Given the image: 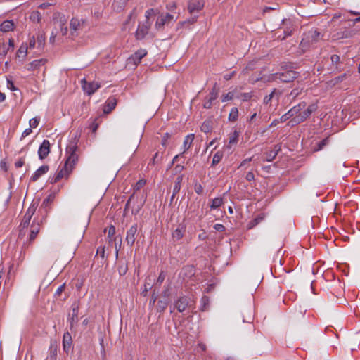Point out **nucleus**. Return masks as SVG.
Returning a JSON list of instances; mask_svg holds the SVG:
<instances>
[{"label": "nucleus", "mask_w": 360, "mask_h": 360, "mask_svg": "<svg viewBox=\"0 0 360 360\" xmlns=\"http://www.w3.org/2000/svg\"><path fill=\"white\" fill-rule=\"evenodd\" d=\"M146 181L144 179L139 180L134 185V190L135 191H139L146 184Z\"/></svg>", "instance_id": "nucleus-41"}, {"label": "nucleus", "mask_w": 360, "mask_h": 360, "mask_svg": "<svg viewBox=\"0 0 360 360\" xmlns=\"http://www.w3.org/2000/svg\"><path fill=\"white\" fill-rule=\"evenodd\" d=\"M331 61L333 64H338L340 61V57L338 55H333L331 56Z\"/></svg>", "instance_id": "nucleus-62"}, {"label": "nucleus", "mask_w": 360, "mask_h": 360, "mask_svg": "<svg viewBox=\"0 0 360 360\" xmlns=\"http://www.w3.org/2000/svg\"><path fill=\"white\" fill-rule=\"evenodd\" d=\"M297 72L292 70H288L283 73L276 74L275 77L283 82H290L297 78Z\"/></svg>", "instance_id": "nucleus-7"}, {"label": "nucleus", "mask_w": 360, "mask_h": 360, "mask_svg": "<svg viewBox=\"0 0 360 360\" xmlns=\"http://www.w3.org/2000/svg\"><path fill=\"white\" fill-rule=\"evenodd\" d=\"M212 101L210 100V99H207V101H205V103H203V107L206 109H209L212 107Z\"/></svg>", "instance_id": "nucleus-58"}, {"label": "nucleus", "mask_w": 360, "mask_h": 360, "mask_svg": "<svg viewBox=\"0 0 360 360\" xmlns=\"http://www.w3.org/2000/svg\"><path fill=\"white\" fill-rule=\"evenodd\" d=\"M147 51L145 49H139L136 51L129 58V60L132 62L134 65H137L141 62V60L146 56Z\"/></svg>", "instance_id": "nucleus-16"}, {"label": "nucleus", "mask_w": 360, "mask_h": 360, "mask_svg": "<svg viewBox=\"0 0 360 360\" xmlns=\"http://www.w3.org/2000/svg\"><path fill=\"white\" fill-rule=\"evenodd\" d=\"M224 203V200L222 198H216L212 200L210 204V208L212 210H215L219 207Z\"/></svg>", "instance_id": "nucleus-27"}, {"label": "nucleus", "mask_w": 360, "mask_h": 360, "mask_svg": "<svg viewBox=\"0 0 360 360\" xmlns=\"http://www.w3.org/2000/svg\"><path fill=\"white\" fill-rule=\"evenodd\" d=\"M184 169V167L181 165H177L174 167V171L176 173H180Z\"/></svg>", "instance_id": "nucleus-64"}, {"label": "nucleus", "mask_w": 360, "mask_h": 360, "mask_svg": "<svg viewBox=\"0 0 360 360\" xmlns=\"http://www.w3.org/2000/svg\"><path fill=\"white\" fill-rule=\"evenodd\" d=\"M150 26V23L148 20H146L142 25H139L136 32V39L139 40L143 39L148 33Z\"/></svg>", "instance_id": "nucleus-9"}, {"label": "nucleus", "mask_w": 360, "mask_h": 360, "mask_svg": "<svg viewBox=\"0 0 360 360\" xmlns=\"http://www.w3.org/2000/svg\"><path fill=\"white\" fill-rule=\"evenodd\" d=\"M280 150H281V147L278 146H276L274 150H270L269 152L266 153V161L271 162L273 160H274L276 156L278 154V152Z\"/></svg>", "instance_id": "nucleus-22"}, {"label": "nucleus", "mask_w": 360, "mask_h": 360, "mask_svg": "<svg viewBox=\"0 0 360 360\" xmlns=\"http://www.w3.org/2000/svg\"><path fill=\"white\" fill-rule=\"evenodd\" d=\"M319 37L320 33L316 30L311 31L308 34V38L309 39H311L312 42L316 41L319 39Z\"/></svg>", "instance_id": "nucleus-37"}, {"label": "nucleus", "mask_w": 360, "mask_h": 360, "mask_svg": "<svg viewBox=\"0 0 360 360\" xmlns=\"http://www.w3.org/2000/svg\"><path fill=\"white\" fill-rule=\"evenodd\" d=\"M301 93V90L299 89H294L291 91L289 96L292 98V100L295 99Z\"/></svg>", "instance_id": "nucleus-47"}, {"label": "nucleus", "mask_w": 360, "mask_h": 360, "mask_svg": "<svg viewBox=\"0 0 360 360\" xmlns=\"http://www.w3.org/2000/svg\"><path fill=\"white\" fill-rule=\"evenodd\" d=\"M29 18L34 23H39L41 20V14L38 11H34L30 13Z\"/></svg>", "instance_id": "nucleus-24"}, {"label": "nucleus", "mask_w": 360, "mask_h": 360, "mask_svg": "<svg viewBox=\"0 0 360 360\" xmlns=\"http://www.w3.org/2000/svg\"><path fill=\"white\" fill-rule=\"evenodd\" d=\"M54 23L60 27L63 35L67 34L68 27L67 26H65L66 23V20L64 15L60 17L59 20H56Z\"/></svg>", "instance_id": "nucleus-21"}, {"label": "nucleus", "mask_w": 360, "mask_h": 360, "mask_svg": "<svg viewBox=\"0 0 360 360\" xmlns=\"http://www.w3.org/2000/svg\"><path fill=\"white\" fill-rule=\"evenodd\" d=\"M195 191L198 194H202V193L203 191L202 186L200 184H195Z\"/></svg>", "instance_id": "nucleus-57"}, {"label": "nucleus", "mask_w": 360, "mask_h": 360, "mask_svg": "<svg viewBox=\"0 0 360 360\" xmlns=\"http://www.w3.org/2000/svg\"><path fill=\"white\" fill-rule=\"evenodd\" d=\"M151 286H150V283H146L144 284V290L141 292V294L143 295V296H146V293L148 292V290L149 289H150Z\"/></svg>", "instance_id": "nucleus-61"}, {"label": "nucleus", "mask_w": 360, "mask_h": 360, "mask_svg": "<svg viewBox=\"0 0 360 360\" xmlns=\"http://www.w3.org/2000/svg\"><path fill=\"white\" fill-rule=\"evenodd\" d=\"M77 141L78 140L74 138L69 142L66 147L67 159L64 165L68 172H72L78 161Z\"/></svg>", "instance_id": "nucleus-3"}, {"label": "nucleus", "mask_w": 360, "mask_h": 360, "mask_svg": "<svg viewBox=\"0 0 360 360\" xmlns=\"http://www.w3.org/2000/svg\"><path fill=\"white\" fill-rule=\"evenodd\" d=\"M137 231H138L137 224H134L127 231L126 242H127V245H129L130 247H131L135 242V240L136 238V234H137Z\"/></svg>", "instance_id": "nucleus-8"}, {"label": "nucleus", "mask_w": 360, "mask_h": 360, "mask_svg": "<svg viewBox=\"0 0 360 360\" xmlns=\"http://www.w3.org/2000/svg\"><path fill=\"white\" fill-rule=\"evenodd\" d=\"M165 22H166V19L164 18L163 15H162L156 21L155 26L157 27H161L165 24Z\"/></svg>", "instance_id": "nucleus-48"}, {"label": "nucleus", "mask_w": 360, "mask_h": 360, "mask_svg": "<svg viewBox=\"0 0 360 360\" xmlns=\"http://www.w3.org/2000/svg\"><path fill=\"white\" fill-rule=\"evenodd\" d=\"M72 343L71 334L69 332H65L63 337V347L65 353L68 354Z\"/></svg>", "instance_id": "nucleus-15"}, {"label": "nucleus", "mask_w": 360, "mask_h": 360, "mask_svg": "<svg viewBox=\"0 0 360 360\" xmlns=\"http://www.w3.org/2000/svg\"><path fill=\"white\" fill-rule=\"evenodd\" d=\"M7 87L11 91L17 90V89L14 86L13 82L10 79H7Z\"/></svg>", "instance_id": "nucleus-55"}, {"label": "nucleus", "mask_w": 360, "mask_h": 360, "mask_svg": "<svg viewBox=\"0 0 360 360\" xmlns=\"http://www.w3.org/2000/svg\"><path fill=\"white\" fill-rule=\"evenodd\" d=\"M238 134L236 131H234L229 138V145L228 147L231 148V145L236 144L238 141Z\"/></svg>", "instance_id": "nucleus-34"}, {"label": "nucleus", "mask_w": 360, "mask_h": 360, "mask_svg": "<svg viewBox=\"0 0 360 360\" xmlns=\"http://www.w3.org/2000/svg\"><path fill=\"white\" fill-rule=\"evenodd\" d=\"M290 117H294V116H293V115L292 113H290V111L289 110L285 114L283 115L280 117V122H284L286 120H288V119H290Z\"/></svg>", "instance_id": "nucleus-45"}, {"label": "nucleus", "mask_w": 360, "mask_h": 360, "mask_svg": "<svg viewBox=\"0 0 360 360\" xmlns=\"http://www.w3.org/2000/svg\"><path fill=\"white\" fill-rule=\"evenodd\" d=\"M165 279V274L164 272H161L158 278L157 283L160 285L164 281Z\"/></svg>", "instance_id": "nucleus-56"}, {"label": "nucleus", "mask_w": 360, "mask_h": 360, "mask_svg": "<svg viewBox=\"0 0 360 360\" xmlns=\"http://www.w3.org/2000/svg\"><path fill=\"white\" fill-rule=\"evenodd\" d=\"M115 234V228L114 226H110L108 229V237L109 238V243H111L113 240H115V257H118L119 248L121 245L122 238H120L119 243L116 242V238H113Z\"/></svg>", "instance_id": "nucleus-12"}, {"label": "nucleus", "mask_w": 360, "mask_h": 360, "mask_svg": "<svg viewBox=\"0 0 360 360\" xmlns=\"http://www.w3.org/2000/svg\"><path fill=\"white\" fill-rule=\"evenodd\" d=\"M184 233V227H182V226L178 227L172 233V237L174 240H179L183 237Z\"/></svg>", "instance_id": "nucleus-25"}, {"label": "nucleus", "mask_w": 360, "mask_h": 360, "mask_svg": "<svg viewBox=\"0 0 360 360\" xmlns=\"http://www.w3.org/2000/svg\"><path fill=\"white\" fill-rule=\"evenodd\" d=\"M86 21L83 18L78 17L72 18L70 22V34L72 37H77L86 27Z\"/></svg>", "instance_id": "nucleus-4"}, {"label": "nucleus", "mask_w": 360, "mask_h": 360, "mask_svg": "<svg viewBox=\"0 0 360 360\" xmlns=\"http://www.w3.org/2000/svg\"><path fill=\"white\" fill-rule=\"evenodd\" d=\"M134 198V194H132L129 198L128 199V200L127 201V203L125 205V208H124V211H127L128 210H129L130 208V203L131 202V200Z\"/></svg>", "instance_id": "nucleus-52"}, {"label": "nucleus", "mask_w": 360, "mask_h": 360, "mask_svg": "<svg viewBox=\"0 0 360 360\" xmlns=\"http://www.w3.org/2000/svg\"><path fill=\"white\" fill-rule=\"evenodd\" d=\"M154 13H155V11L153 9H148V11H146V12L145 13V17L146 18V20L148 21V19L150 18V17L152 16Z\"/></svg>", "instance_id": "nucleus-54"}, {"label": "nucleus", "mask_w": 360, "mask_h": 360, "mask_svg": "<svg viewBox=\"0 0 360 360\" xmlns=\"http://www.w3.org/2000/svg\"><path fill=\"white\" fill-rule=\"evenodd\" d=\"M276 94H277V91L276 89H274L270 94L266 95L264 98V103L268 104L271 101V99L274 98V96Z\"/></svg>", "instance_id": "nucleus-42"}, {"label": "nucleus", "mask_w": 360, "mask_h": 360, "mask_svg": "<svg viewBox=\"0 0 360 360\" xmlns=\"http://www.w3.org/2000/svg\"><path fill=\"white\" fill-rule=\"evenodd\" d=\"M201 303H202V310L205 311L207 309V306L209 304V298L207 296H203L201 299Z\"/></svg>", "instance_id": "nucleus-46"}, {"label": "nucleus", "mask_w": 360, "mask_h": 360, "mask_svg": "<svg viewBox=\"0 0 360 360\" xmlns=\"http://www.w3.org/2000/svg\"><path fill=\"white\" fill-rule=\"evenodd\" d=\"M204 7L203 0H190L188 4V10L190 13H193L195 11H200Z\"/></svg>", "instance_id": "nucleus-11"}, {"label": "nucleus", "mask_w": 360, "mask_h": 360, "mask_svg": "<svg viewBox=\"0 0 360 360\" xmlns=\"http://www.w3.org/2000/svg\"><path fill=\"white\" fill-rule=\"evenodd\" d=\"M184 271L188 272L190 276L194 275V269L193 266H186L185 268H184Z\"/></svg>", "instance_id": "nucleus-53"}, {"label": "nucleus", "mask_w": 360, "mask_h": 360, "mask_svg": "<svg viewBox=\"0 0 360 360\" xmlns=\"http://www.w3.org/2000/svg\"><path fill=\"white\" fill-rule=\"evenodd\" d=\"M46 37L44 34H39L37 37V44L39 47H42L44 44Z\"/></svg>", "instance_id": "nucleus-43"}, {"label": "nucleus", "mask_w": 360, "mask_h": 360, "mask_svg": "<svg viewBox=\"0 0 360 360\" xmlns=\"http://www.w3.org/2000/svg\"><path fill=\"white\" fill-rule=\"evenodd\" d=\"M50 153V143L48 140H44L38 150L39 158L43 160L47 157Z\"/></svg>", "instance_id": "nucleus-13"}, {"label": "nucleus", "mask_w": 360, "mask_h": 360, "mask_svg": "<svg viewBox=\"0 0 360 360\" xmlns=\"http://www.w3.org/2000/svg\"><path fill=\"white\" fill-rule=\"evenodd\" d=\"M72 172H68L65 169V167H64L63 169H62L56 175L55 178V181H57L60 180V179L68 176Z\"/></svg>", "instance_id": "nucleus-36"}, {"label": "nucleus", "mask_w": 360, "mask_h": 360, "mask_svg": "<svg viewBox=\"0 0 360 360\" xmlns=\"http://www.w3.org/2000/svg\"><path fill=\"white\" fill-rule=\"evenodd\" d=\"M32 129L31 128H27L25 130H24V131L22 133V136H21V138H25L27 136L30 135L31 133H32Z\"/></svg>", "instance_id": "nucleus-63"}, {"label": "nucleus", "mask_w": 360, "mask_h": 360, "mask_svg": "<svg viewBox=\"0 0 360 360\" xmlns=\"http://www.w3.org/2000/svg\"><path fill=\"white\" fill-rule=\"evenodd\" d=\"M193 140H194V134H188L185 137L184 143H183L184 151H183V153L174 156V158L172 160V164H174L175 162L178 161L180 158L183 157V154L187 150H188L190 148Z\"/></svg>", "instance_id": "nucleus-6"}, {"label": "nucleus", "mask_w": 360, "mask_h": 360, "mask_svg": "<svg viewBox=\"0 0 360 360\" xmlns=\"http://www.w3.org/2000/svg\"><path fill=\"white\" fill-rule=\"evenodd\" d=\"M251 97H252V96L250 93H243L239 96V98L243 101H247L250 100L251 98Z\"/></svg>", "instance_id": "nucleus-49"}, {"label": "nucleus", "mask_w": 360, "mask_h": 360, "mask_svg": "<svg viewBox=\"0 0 360 360\" xmlns=\"http://www.w3.org/2000/svg\"><path fill=\"white\" fill-rule=\"evenodd\" d=\"M45 60L43 59L34 60L31 63L26 65V68L29 71H33L39 68L41 65H44Z\"/></svg>", "instance_id": "nucleus-19"}, {"label": "nucleus", "mask_w": 360, "mask_h": 360, "mask_svg": "<svg viewBox=\"0 0 360 360\" xmlns=\"http://www.w3.org/2000/svg\"><path fill=\"white\" fill-rule=\"evenodd\" d=\"M352 36V33L349 31H343L340 32H338L337 34L333 35V38L335 39H340L344 38H349Z\"/></svg>", "instance_id": "nucleus-29"}, {"label": "nucleus", "mask_w": 360, "mask_h": 360, "mask_svg": "<svg viewBox=\"0 0 360 360\" xmlns=\"http://www.w3.org/2000/svg\"><path fill=\"white\" fill-rule=\"evenodd\" d=\"M306 102L302 101L290 109V113L294 116L290 122L292 123V124H297L304 122L318 108L316 104L312 103L309 105L306 110L302 112V110L306 108Z\"/></svg>", "instance_id": "nucleus-2"}, {"label": "nucleus", "mask_w": 360, "mask_h": 360, "mask_svg": "<svg viewBox=\"0 0 360 360\" xmlns=\"http://www.w3.org/2000/svg\"><path fill=\"white\" fill-rule=\"evenodd\" d=\"M218 96V90L216 88V84H214V86L212 88V91H210L209 94V98L211 101H214Z\"/></svg>", "instance_id": "nucleus-39"}, {"label": "nucleus", "mask_w": 360, "mask_h": 360, "mask_svg": "<svg viewBox=\"0 0 360 360\" xmlns=\"http://www.w3.org/2000/svg\"><path fill=\"white\" fill-rule=\"evenodd\" d=\"M15 27V24L13 20H5L0 25V30L4 32L13 31Z\"/></svg>", "instance_id": "nucleus-20"}, {"label": "nucleus", "mask_w": 360, "mask_h": 360, "mask_svg": "<svg viewBox=\"0 0 360 360\" xmlns=\"http://www.w3.org/2000/svg\"><path fill=\"white\" fill-rule=\"evenodd\" d=\"M182 180H183V175H180V176H177L175 184H174V186L173 196L180 191L181 184L182 182Z\"/></svg>", "instance_id": "nucleus-28"}, {"label": "nucleus", "mask_w": 360, "mask_h": 360, "mask_svg": "<svg viewBox=\"0 0 360 360\" xmlns=\"http://www.w3.org/2000/svg\"><path fill=\"white\" fill-rule=\"evenodd\" d=\"M128 271V265L126 262H121L118 266V272L120 276H124Z\"/></svg>", "instance_id": "nucleus-31"}, {"label": "nucleus", "mask_w": 360, "mask_h": 360, "mask_svg": "<svg viewBox=\"0 0 360 360\" xmlns=\"http://www.w3.org/2000/svg\"><path fill=\"white\" fill-rule=\"evenodd\" d=\"M188 301L189 298L188 297L181 296L175 302L174 307L179 312H183L186 310Z\"/></svg>", "instance_id": "nucleus-14"}, {"label": "nucleus", "mask_w": 360, "mask_h": 360, "mask_svg": "<svg viewBox=\"0 0 360 360\" xmlns=\"http://www.w3.org/2000/svg\"><path fill=\"white\" fill-rule=\"evenodd\" d=\"M50 356L49 359L50 360H56L57 356V347L56 345L51 344L50 346Z\"/></svg>", "instance_id": "nucleus-35"}, {"label": "nucleus", "mask_w": 360, "mask_h": 360, "mask_svg": "<svg viewBox=\"0 0 360 360\" xmlns=\"http://www.w3.org/2000/svg\"><path fill=\"white\" fill-rule=\"evenodd\" d=\"M8 49H6L5 44L0 47V56L4 57L8 53Z\"/></svg>", "instance_id": "nucleus-51"}, {"label": "nucleus", "mask_w": 360, "mask_h": 360, "mask_svg": "<svg viewBox=\"0 0 360 360\" xmlns=\"http://www.w3.org/2000/svg\"><path fill=\"white\" fill-rule=\"evenodd\" d=\"M36 207L30 206L25 214L22 221L20 224L18 238L22 239L25 236V231H29V240L32 242L37 237L40 231V224L38 221L34 220L30 224L31 219L35 212Z\"/></svg>", "instance_id": "nucleus-1"}, {"label": "nucleus", "mask_w": 360, "mask_h": 360, "mask_svg": "<svg viewBox=\"0 0 360 360\" xmlns=\"http://www.w3.org/2000/svg\"><path fill=\"white\" fill-rule=\"evenodd\" d=\"M328 143V138H326L317 143V147L314 149L316 151L321 150Z\"/></svg>", "instance_id": "nucleus-38"}, {"label": "nucleus", "mask_w": 360, "mask_h": 360, "mask_svg": "<svg viewBox=\"0 0 360 360\" xmlns=\"http://www.w3.org/2000/svg\"><path fill=\"white\" fill-rule=\"evenodd\" d=\"M238 110L237 108H231L229 115V120L231 122H234L238 119Z\"/></svg>", "instance_id": "nucleus-30"}, {"label": "nucleus", "mask_w": 360, "mask_h": 360, "mask_svg": "<svg viewBox=\"0 0 360 360\" xmlns=\"http://www.w3.org/2000/svg\"><path fill=\"white\" fill-rule=\"evenodd\" d=\"M78 315H79V305L76 303H74L72 305V312L69 314V322L70 328H72L78 322Z\"/></svg>", "instance_id": "nucleus-10"}, {"label": "nucleus", "mask_w": 360, "mask_h": 360, "mask_svg": "<svg viewBox=\"0 0 360 360\" xmlns=\"http://www.w3.org/2000/svg\"><path fill=\"white\" fill-rule=\"evenodd\" d=\"M39 123V119L38 117H34L29 122L30 128H36Z\"/></svg>", "instance_id": "nucleus-44"}, {"label": "nucleus", "mask_w": 360, "mask_h": 360, "mask_svg": "<svg viewBox=\"0 0 360 360\" xmlns=\"http://www.w3.org/2000/svg\"><path fill=\"white\" fill-rule=\"evenodd\" d=\"M98 254H100V256L103 259L105 257V247H98L97 249L96 255Z\"/></svg>", "instance_id": "nucleus-50"}, {"label": "nucleus", "mask_w": 360, "mask_h": 360, "mask_svg": "<svg viewBox=\"0 0 360 360\" xmlns=\"http://www.w3.org/2000/svg\"><path fill=\"white\" fill-rule=\"evenodd\" d=\"M233 96H234L233 92H231V91L228 92L227 94H224L221 96V101L226 102V101H231L233 98Z\"/></svg>", "instance_id": "nucleus-40"}, {"label": "nucleus", "mask_w": 360, "mask_h": 360, "mask_svg": "<svg viewBox=\"0 0 360 360\" xmlns=\"http://www.w3.org/2000/svg\"><path fill=\"white\" fill-rule=\"evenodd\" d=\"M245 179L248 181H252L255 179V175L252 172H250L246 174Z\"/></svg>", "instance_id": "nucleus-59"}, {"label": "nucleus", "mask_w": 360, "mask_h": 360, "mask_svg": "<svg viewBox=\"0 0 360 360\" xmlns=\"http://www.w3.org/2000/svg\"><path fill=\"white\" fill-rule=\"evenodd\" d=\"M117 100L114 97H110L105 102L103 107V112L105 114L110 113L116 106Z\"/></svg>", "instance_id": "nucleus-17"}, {"label": "nucleus", "mask_w": 360, "mask_h": 360, "mask_svg": "<svg viewBox=\"0 0 360 360\" xmlns=\"http://www.w3.org/2000/svg\"><path fill=\"white\" fill-rule=\"evenodd\" d=\"M264 219V214H260L257 217H255L254 219L250 221L249 224H248V229H252L255 226H257L258 224H259L262 221H263Z\"/></svg>", "instance_id": "nucleus-23"}, {"label": "nucleus", "mask_w": 360, "mask_h": 360, "mask_svg": "<svg viewBox=\"0 0 360 360\" xmlns=\"http://www.w3.org/2000/svg\"><path fill=\"white\" fill-rule=\"evenodd\" d=\"M81 83H82V86L84 91L88 95L93 94L101 86L100 84H98V82H94V81L91 82H87L85 78H84L81 81Z\"/></svg>", "instance_id": "nucleus-5"}, {"label": "nucleus", "mask_w": 360, "mask_h": 360, "mask_svg": "<svg viewBox=\"0 0 360 360\" xmlns=\"http://www.w3.org/2000/svg\"><path fill=\"white\" fill-rule=\"evenodd\" d=\"M27 49H28V46L27 45V44H22L20 48L18 49V52H17V56L18 58L20 57H22V58H25L27 54Z\"/></svg>", "instance_id": "nucleus-26"}, {"label": "nucleus", "mask_w": 360, "mask_h": 360, "mask_svg": "<svg viewBox=\"0 0 360 360\" xmlns=\"http://www.w3.org/2000/svg\"><path fill=\"white\" fill-rule=\"evenodd\" d=\"M223 158V153L221 151H217L213 156L212 165H216L218 164Z\"/></svg>", "instance_id": "nucleus-32"}, {"label": "nucleus", "mask_w": 360, "mask_h": 360, "mask_svg": "<svg viewBox=\"0 0 360 360\" xmlns=\"http://www.w3.org/2000/svg\"><path fill=\"white\" fill-rule=\"evenodd\" d=\"M24 164H25V161L22 158H21L15 162V166L16 168H19V167H22L24 165Z\"/></svg>", "instance_id": "nucleus-60"}, {"label": "nucleus", "mask_w": 360, "mask_h": 360, "mask_svg": "<svg viewBox=\"0 0 360 360\" xmlns=\"http://www.w3.org/2000/svg\"><path fill=\"white\" fill-rule=\"evenodd\" d=\"M168 302L167 300H159L157 304V311L158 312H163L167 308Z\"/></svg>", "instance_id": "nucleus-33"}, {"label": "nucleus", "mask_w": 360, "mask_h": 360, "mask_svg": "<svg viewBox=\"0 0 360 360\" xmlns=\"http://www.w3.org/2000/svg\"><path fill=\"white\" fill-rule=\"evenodd\" d=\"M49 171L48 165H42L37 170L34 172L31 177L32 181H37L42 175L45 174Z\"/></svg>", "instance_id": "nucleus-18"}]
</instances>
